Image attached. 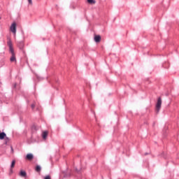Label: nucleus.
I'll list each match as a JSON object with an SVG mask.
<instances>
[{
    "label": "nucleus",
    "mask_w": 179,
    "mask_h": 179,
    "mask_svg": "<svg viewBox=\"0 0 179 179\" xmlns=\"http://www.w3.org/2000/svg\"><path fill=\"white\" fill-rule=\"evenodd\" d=\"M7 44L9 47V52L11 53V57L10 59V62H16V56L15 55V50H13V44L10 38H8Z\"/></svg>",
    "instance_id": "nucleus-1"
},
{
    "label": "nucleus",
    "mask_w": 179,
    "mask_h": 179,
    "mask_svg": "<svg viewBox=\"0 0 179 179\" xmlns=\"http://www.w3.org/2000/svg\"><path fill=\"white\" fill-rule=\"evenodd\" d=\"M162 108V98L159 97L156 103V111L159 113Z\"/></svg>",
    "instance_id": "nucleus-2"
},
{
    "label": "nucleus",
    "mask_w": 179,
    "mask_h": 179,
    "mask_svg": "<svg viewBox=\"0 0 179 179\" xmlns=\"http://www.w3.org/2000/svg\"><path fill=\"white\" fill-rule=\"evenodd\" d=\"M10 30L14 34V36H16V22H13L11 24Z\"/></svg>",
    "instance_id": "nucleus-3"
},
{
    "label": "nucleus",
    "mask_w": 179,
    "mask_h": 179,
    "mask_svg": "<svg viewBox=\"0 0 179 179\" xmlns=\"http://www.w3.org/2000/svg\"><path fill=\"white\" fill-rule=\"evenodd\" d=\"M101 41V36H100V35H96L94 36L95 43H100Z\"/></svg>",
    "instance_id": "nucleus-4"
},
{
    "label": "nucleus",
    "mask_w": 179,
    "mask_h": 179,
    "mask_svg": "<svg viewBox=\"0 0 179 179\" xmlns=\"http://www.w3.org/2000/svg\"><path fill=\"white\" fill-rule=\"evenodd\" d=\"M15 164H16V161L13 160L11 162V165H10V174H12V173H13V170H12L13 169V167H15Z\"/></svg>",
    "instance_id": "nucleus-5"
},
{
    "label": "nucleus",
    "mask_w": 179,
    "mask_h": 179,
    "mask_svg": "<svg viewBox=\"0 0 179 179\" xmlns=\"http://www.w3.org/2000/svg\"><path fill=\"white\" fill-rule=\"evenodd\" d=\"M33 159H34V156L33 155V154L27 155V156H26L27 160H33Z\"/></svg>",
    "instance_id": "nucleus-6"
},
{
    "label": "nucleus",
    "mask_w": 179,
    "mask_h": 179,
    "mask_svg": "<svg viewBox=\"0 0 179 179\" xmlns=\"http://www.w3.org/2000/svg\"><path fill=\"white\" fill-rule=\"evenodd\" d=\"M17 45L20 50H23V47H24V43H23V41H20L18 42Z\"/></svg>",
    "instance_id": "nucleus-7"
},
{
    "label": "nucleus",
    "mask_w": 179,
    "mask_h": 179,
    "mask_svg": "<svg viewBox=\"0 0 179 179\" xmlns=\"http://www.w3.org/2000/svg\"><path fill=\"white\" fill-rule=\"evenodd\" d=\"M47 136H48V132L43 131L42 134V137L43 139H47Z\"/></svg>",
    "instance_id": "nucleus-8"
},
{
    "label": "nucleus",
    "mask_w": 179,
    "mask_h": 179,
    "mask_svg": "<svg viewBox=\"0 0 179 179\" xmlns=\"http://www.w3.org/2000/svg\"><path fill=\"white\" fill-rule=\"evenodd\" d=\"M5 136H6V134H5V132H2L0 134V139H5Z\"/></svg>",
    "instance_id": "nucleus-9"
},
{
    "label": "nucleus",
    "mask_w": 179,
    "mask_h": 179,
    "mask_svg": "<svg viewBox=\"0 0 179 179\" xmlns=\"http://www.w3.org/2000/svg\"><path fill=\"white\" fill-rule=\"evenodd\" d=\"M20 176H21V177H26V176H27L26 171H21L20 173Z\"/></svg>",
    "instance_id": "nucleus-10"
},
{
    "label": "nucleus",
    "mask_w": 179,
    "mask_h": 179,
    "mask_svg": "<svg viewBox=\"0 0 179 179\" xmlns=\"http://www.w3.org/2000/svg\"><path fill=\"white\" fill-rule=\"evenodd\" d=\"M36 171H37L38 173H39V171H41V166H36Z\"/></svg>",
    "instance_id": "nucleus-11"
},
{
    "label": "nucleus",
    "mask_w": 179,
    "mask_h": 179,
    "mask_svg": "<svg viewBox=\"0 0 179 179\" xmlns=\"http://www.w3.org/2000/svg\"><path fill=\"white\" fill-rule=\"evenodd\" d=\"M88 3H96V1L94 0H87Z\"/></svg>",
    "instance_id": "nucleus-12"
},
{
    "label": "nucleus",
    "mask_w": 179,
    "mask_h": 179,
    "mask_svg": "<svg viewBox=\"0 0 179 179\" xmlns=\"http://www.w3.org/2000/svg\"><path fill=\"white\" fill-rule=\"evenodd\" d=\"M9 141H10L9 138L6 137L5 139V144L8 145V143L9 142Z\"/></svg>",
    "instance_id": "nucleus-13"
},
{
    "label": "nucleus",
    "mask_w": 179,
    "mask_h": 179,
    "mask_svg": "<svg viewBox=\"0 0 179 179\" xmlns=\"http://www.w3.org/2000/svg\"><path fill=\"white\" fill-rule=\"evenodd\" d=\"M28 2H29V3L30 5H31V4L33 3L32 0H28Z\"/></svg>",
    "instance_id": "nucleus-14"
},
{
    "label": "nucleus",
    "mask_w": 179,
    "mask_h": 179,
    "mask_svg": "<svg viewBox=\"0 0 179 179\" xmlns=\"http://www.w3.org/2000/svg\"><path fill=\"white\" fill-rule=\"evenodd\" d=\"M45 179H51V177L50 176H47L46 177H45Z\"/></svg>",
    "instance_id": "nucleus-15"
},
{
    "label": "nucleus",
    "mask_w": 179,
    "mask_h": 179,
    "mask_svg": "<svg viewBox=\"0 0 179 179\" xmlns=\"http://www.w3.org/2000/svg\"><path fill=\"white\" fill-rule=\"evenodd\" d=\"M10 149H11V152L13 153V147H10Z\"/></svg>",
    "instance_id": "nucleus-16"
},
{
    "label": "nucleus",
    "mask_w": 179,
    "mask_h": 179,
    "mask_svg": "<svg viewBox=\"0 0 179 179\" xmlns=\"http://www.w3.org/2000/svg\"><path fill=\"white\" fill-rule=\"evenodd\" d=\"M34 107H36V106L34 104L31 105V108H34Z\"/></svg>",
    "instance_id": "nucleus-17"
}]
</instances>
